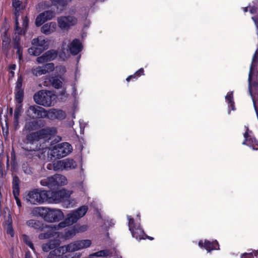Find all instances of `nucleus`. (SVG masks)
<instances>
[{
	"label": "nucleus",
	"mask_w": 258,
	"mask_h": 258,
	"mask_svg": "<svg viewBox=\"0 0 258 258\" xmlns=\"http://www.w3.org/2000/svg\"><path fill=\"white\" fill-rule=\"evenodd\" d=\"M31 214L34 216H40L49 222L58 221L64 217L60 210L45 207H36L33 209Z\"/></svg>",
	"instance_id": "f257e3e1"
},
{
	"label": "nucleus",
	"mask_w": 258,
	"mask_h": 258,
	"mask_svg": "<svg viewBox=\"0 0 258 258\" xmlns=\"http://www.w3.org/2000/svg\"><path fill=\"white\" fill-rule=\"evenodd\" d=\"M87 211L88 207L83 206L77 210L72 211L67 215L64 221L58 224V226L62 228L72 225L76 223L79 219L83 217L86 214Z\"/></svg>",
	"instance_id": "f03ea898"
},
{
	"label": "nucleus",
	"mask_w": 258,
	"mask_h": 258,
	"mask_svg": "<svg viewBox=\"0 0 258 258\" xmlns=\"http://www.w3.org/2000/svg\"><path fill=\"white\" fill-rule=\"evenodd\" d=\"M34 99L39 105L50 106L55 102L56 95L51 91L41 90L34 95Z\"/></svg>",
	"instance_id": "7ed1b4c3"
},
{
	"label": "nucleus",
	"mask_w": 258,
	"mask_h": 258,
	"mask_svg": "<svg viewBox=\"0 0 258 258\" xmlns=\"http://www.w3.org/2000/svg\"><path fill=\"white\" fill-rule=\"evenodd\" d=\"M24 198L28 203L31 204H41L46 202L47 190L36 189L28 192Z\"/></svg>",
	"instance_id": "20e7f679"
},
{
	"label": "nucleus",
	"mask_w": 258,
	"mask_h": 258,
	"mask_svg": "<svg viewBox=\"0 0 258 258\" xmlns=\"http://www.w3.org/2000/svg\"><path fill=\"white\" fill-rule=\"evenodd\" d=\"M32 47L28 49V52L31 55L37 56L48 47L49 42L43 37L39 36L32 40Z\"/></svg>",
	"instance_id": "39448f33"
},
{
	"label": "nucleus",
	"mask_w": 258,
	"mask_h": 258,
	"mask_svg": "<svg viewBox=\"0 0 258 258\" xmlns=\"http://www.w3.org/2000/svg\"><path fill=\"white\" fill-rule=\"evenodd\" d=\"M73 148L68 143H62L53 146L50 151V155L57 158L65 157L72 152Z\"/></svg>",
	"instance_id": "423d86ee"
},
{
	"label": "nucleus",
	"mask_w": 258,
	"mask_h": 258,
	"mask_svg": "<svg viewBox=\"0 0 258 258\" xmlns=\"http://www.w3.org/2000/svg\"><path fill=\"white\" fill-rule=\"evenodd\" d=\"M127 219L128 220L129 229L131 231L133 237L139 240L145 239L146 237L150 240L153 239L152 237H148L145 235L144 231L140 228L139 224H134L133 219L130 216H127Z\"/></svg>",
	"instance_id": "0eeeda50"
},
{
	"label": "nucleus",
	"mask_w": 258,
	"mask_h": 258,
	"mask_svg": "<svg viewBox=\"0 0 258 258\" xmlns=\"http://www.w3.org/2000/svg\"><path fill=\"white\" fill-rule=\"evenodd\" d=\"M68 251L69 249L66 245L60 246L50 251L48 258H80L81 256L79 253L64 255L63 254Z\"/></svg>",
	"instance_id": "6e6552de"
},
{
	"label": "nucleus",
	"mask_w": 258,
	"mask_h": 258,
	"mask_svg": "<svg viewBox=\"0 0 258 258\" xmlns=\"http://www.w3.org/2000/svg\"><path fill=\"white\" fill-rule=\"evenodd\" d=\"M57 22L60 29L67 31L77 23V19L72 16H61L57 18Z\"/></svg>",
	"instance_id": "1a4fd4ad"
},
{
	"label": "nucleus",
	"mask_w": 258,
	"mask_h": 258,
	"mask_svg": "<svg viewBox=\"0 0 258 258\" xmlns=\"http://www.w3.org/2000/svg\"><path fill=\"white\" fill-rule=\"evenodd\" d=\"M92 242L89 239H83L72 242L66 245L69 249V252H74L89 247Z\"/></svg>",
	"instance_id": "9d476101"
},
{
	"label": "nucleus",
	"mask_w": 258,
	"mask_h": 258,
	"mask_svg": "<svg viewBox=\"0 0 258 258\" xmlns=\"http://www.w3.org/2000/svg\"><path fill=\"white\" fill-rule=\"evenodd\" d=\"M27 115L31 118H44L45 117V110L40 106H31L29 107Z\"/></svg>",
	"instance_id": "9b49d317"
},
{
	"label": "nucleus",
	"mask_w": 258,
	"mask_h": 258,
	"mask_svg": "<svg viewBox=\"0 0 258 258\" xmlns=\"http://www.w3.org/2000/svg\"><path fill=\"white\" fill-rule=\"evenodd\" d=\"M40 139V132L34 133L28 135L27 138V144H30L32 145L33 147H30L29 148H27V149L30 151L38 150L39 148L37 147V145L38 144V142L39 140Z\"/></svg>",
	"instance_id": "f8f14e48"
},
{
	"label": "nucleus",
	"mask_w": 258,
	"mask_h": 258,
	"mask_svg": "<svg viewBox=\"0 0 258 258\" xmlns=\"http://www.w3.org/2000/svg\"><path fill=\"white\" fill-rule=\"evenodd\" d=\"M57 56L56 52L54 50H49L42 55L37 58V61L39 63H43L53 60Z\"/></svg>",
	"instance_id": "ddd939ff"
},
{
	"label": "nucleus",
	"mask_w": 258,
	"mask_h": 258,
	"mask_svg": "<svg viewBox=\"0 0 258 258\" xmlns=\"http://www.w3.org/2000/svg\"><path fill=\"white\" fill-rule=\"evenodd\" d=\"M54 16V13L52 11H47L39 14L36 19L35 24L37 26H40L44 22L52 19Z\"/></svg>",
	"instance_id": "4468645a"
},
{
	"label": "nucleus",
	"mask_w": 258,
	"mask_h": 258,
	"mask_svg": "<svg viewBox=\"0 0 258 258\" xmlns=\"http://www.w3.org/2000/svg\"><path fill=\"white\" fill-rule=\"evenodd\" d=\"M45 117H47L50 119H62L65 118L66 114L61 110L51 109L48 111L45 110Z\"/></svg>",
	"instance_id": "2eb2a0df"
},
{
	"label": "nucleus",
	"mask_w": 258,
	"mask_h": 258,
	"mask_svg": "<svg viewBox=\"0 0 258 258\" xmlns=\"http://www.w3.org/2000/svg\"><path fill=\"white\" fill-rule=\"evenodd\" d=\"M60 191H51L47 190L46 202L49 203H61Z\"/></svg>",
	"instance_id": "dca6fc26"
},
{
	"label": "nucleus",
	"mask_w": 258,
	"mask_h": 258,
	"mask_svg": "<svg viewBox=\"0 0 258 258\" xmlns=\"http://www.w3.org/2000/svg\"><path fill=\"white\" fill-rule=\"evenodd\" d=\"M199 245L201 247H204L207 250L210 252L211 250L219 249V245L217 241L210 242L208 240H205L204 242L201 240L199 242Z\"/></svg>",
	"instance_id": "f3484780"
},
{
	"label": "nucleus",
	"mask_w": 258,
	"mask_h": 258,
	"mask_svg": "<svg viewBox=\"0 0 258 258\" xmlns=\"http://www.w3.org/2000/svg\"><path fill=\"white\" fill-rule=\"evenodd\" d=\"M56 28V25L55 22H49L42 26L41 32L46 35H49L54 32Z\"/></svg>",
	"instance_id": "a211bd4d"
},
{
	"label": "nucleus",
	"mask_w": 258,
	"mask_h": 258,
	"mask_svg": "<svg viewBox=\"0 0 258 258\" xmlns=\"http://www.w3.org/2000/svg\"><path fill=\"white\" fill-rule=\"evenodd\" d=\"M82 49V45L80 42L77 40H74L70 44V52L74 55L78 54Z\"/></svg>",
	"instance_id": "6ab92c4d"
},
{
	"label": "nucleus",
	"mask_w": 258,
	"mask_h": 258,
	"mask_svg": "<svg viewBox=\"0 0 258 258\" xmlns=\"http://www.w3.org/2000/svg\"><path fill=\"white\" fill-rule=\"evenodd\" d=\"M54 180V176L53 175L41 179L40 182L41 185L51 188L55 187Z\"/></svg>",
	"instance_id": "aec40b11"
},
{
	"label": "nucleus",
	"mask_w": 258,
	"mask_h": 258,
	"mask_svg": "<svg viewBox=\"0 0 258 258\" xmlns=\"http://www.w3.org/2000/svg\"><path fill=\"white\" fill-rule=\"evenodd\" d=\"M54 186H62L67 183V179L65 176L60 174L54 175Z\"/></svg>",
	"instance_id": "412c9836"
},
{
	"label": "nucleus",
	"mask_w": 258,
	"mask_h": 258,
	"mask_svg": "<svg viewBox=\"0 0 258 258\" xmlns=\"http://www.w3.org/2000/svg\"><path fill=\"white\" fill-rule=\"evenodd\" d=\"M64 170H71L76 168L77 164L73 159L67 158L63 159Z\"/></svg>",
	"instance_id": "4be33fe9"
},
{
	"label": "nucleus",
	"mask_w": 258,
	"mask_h": 258,
	"mask_svg": "<svg viewBox=\"0 0 258 258\" xmlns=\"http://www.w3.org/2000/svg\"><path fill=\"white\" fill-rule=\"evenodd\" d=\"M26 223L29 227L33 228L35 229L40 230L43 228L42 223L36 220L31 219L28 220Z\"/></svg>",
	"instance_id": "5701e85b"
},
{
	"label": "nucleus",
	"mask_w": 258,
	"mask_h": 258,
	"mask_svg": "<svg viewBox=\"0 0 258 258\" xmlns=\"http://www.w3.org/2000/svg\"><path fill=\"white\" fill-rule=\"evenodd\" d=\"M60 198H61V202L64 204V202L67 201L70 197H71V195L73 193L72 190H67L64 189H62L59 190Z\"/></svg>",
	"instance_id": "b1692460"
},
{
	"label": "nucleus",
	"mask_w": 258,
	"mask_h": 258,
	"mask_svg": "<svg viewBox=\"0 0 258 258\" xmlns=\"http://www.w3.org/2000/svg\"><path fill=\"white\" fill-rule=\"evenodd\" d=\"M58 244L59 242L58 240L50 241L49 242L43 245L42 249L44 251L47 252L49 250L55 248V247Z\"/></svg>",
	"instance_id": "393cba45"
},
{
	"label": "nucleus",
	"mask_w": 258,
	"mask_h": 258,
	"mask_svg": "<svg viewBox=\"0 0 258 258\" xmlns=\"http://www.w3.org/2000/svg\"><path fill=\"white\" fill-rule=\"evenodd\" d=\"M88 229L87 225H76L74 228L71 230L70 235H74L76 233L82 232L86 231Z\"/></svg>",
	"instance_id": "a878e982"
},
{
	"label": "nucleus",
	"mask_w": 258,
	"mask_h": 258,
	"mask_svg": "<svg viewBox=\"0 0 258 258\" xmlns=\"http://www.w3.org/2000/svg\"><path fill=\"white\" fill-rule=\"evenodd\" d=\"M31 72L33 75L36 76H39L46 74V72L43 70V66L34 67Z\"/></svg>",
	"instance_id": "bb28decb"
},
{
	"label": "nucleus",
	"mask_w": 258,
	"mask_h": 258,
	"mask_svg": "<svg viewBox=\"0 0 258 258\" xmlns=\"http://www.w3.org/2000/svg\"><path fill=\"white\" fill-rule=\"evenodd\" d=\"M76 203L77 202L75 199L72 198L70 197V198H69L68 199L64 202L63 206L67 208H71L73 207L76 205Z\"/></svg>",
	"instance_id": "cd10ccee"
},
{
	"label": "nucleus",
	"mask_w": 258,
	"mask_h": 258,
	"mask_svg": "<svg viewBox=\"0 0 258 258\" xmlns=\"http://www.w3.org/2000/svg\"><path fill=\"white\" fill-rule=\"evenodd\" d=\"M53 168L54 170H64L63 160L57 161L53 164Z\"/></svg>",
	"instance_id": "c85d7f7f"
},
{
	"label": "nucleus",
	"mask_w": 258,
	"mask_h": 258,
	"mask_svg": "<svg viewBox=\"0 0 258 258\" xmlns=\"http://www.w3.org/2000/svg\"><path fill=\"white\" fill-rule=\"evenodd\" d=\"M110 252L107 250H100L99 251L93 253L89 255V256H91L93 257V256H97V257H100V256H107L109 254Z\"/></svg>",
	"instance_id": "c756f323"
},
{
	"label": "nucleus",
	"mask_w": 258,
	"mask_h": 258,
	"mask_svg": "<svg viewBox=\"0 0 258 258\" xmlns=\"http://www.w3.org/2000/svg\"><path fill=\"white\" fill-rule=\"evenodd\" d=\"M72 0H51L52 3L56 6H65L67 5Z\"/></svg>",
	"instance_id": "7c9ffc66"
},
{
	"label": "nucleus",
	"mask_w": 258,
	"mask_h": 258,
	"mask_svg": "<svg viewBox=\"0 0 258 258\" xmlns=\"http://www.w3.org/2000/svg\"><path fill=\"white\" fill-rule=\"evenodd\" d=\"M16 100L18 103L20 104L23 100V91L22 89L16 90Z\"/></svg>",
	"instance_id": "2f4dec72"
},
{
	"label": "nucleus",
	"mask_w": 258,
	"mask_h": 258,
	"mask_svg": "<svg viewBox=\"0 0 258 258\" xmlns=\"http://www.w3.org/2000/svg\"><path fill=\"white\" fill-rule=\"evenodd\" d=\"M226 100L228 102L229 106L232 108V110H234V102L233 101V92H230L227 94L225 97Z\"/></svg>",
	"instance_id": "473e14b6"
},
{
	"label": "nucleus",
	"mask_w": 258,
	"mask_h": 258,
	"mask_svg": "<svg viewBox=\"0 0 258 258\" xmlns=\"http://www.w3.org/2000/svg\"><path fill=\"white\" fill-rule=\"evenodd\" d=\"M22 111V106L21 105H19L17 108H16L14 112V117L15 119V122L16 124L18 123V120L19 119V117L20 115L21 112Z\"/></svg>",
	"instance_id": "72a5a7b5"
},
{
	"label": "nucleus",
	"mask_w": 258,
	"mask_h": 258,
	"mask_svg": "<svg viewBox=\"0 0 258 258\" xmlns=\"http://www.w3.org/2000/svg\"><path fill=\"white\" fill-rule=\"evenodd\" d=\"M43 70L46 72V74L51 72L54 70V66L53 63H48L43 66Z\"/></svg>",
	"instance_id": "f704fd0d"
},
{
	"label": "nucleus",
	"mask_w": 258,
	"mask_h": 258,
	"mask_svg": "<svg viewBox=\"0 0 258 258\" xmlns=\"http://www.w3.org/2000/svg\"><path fill=\"white\" fill-rule=\"evenodd\" d=\"M57 235L56 233L47 232L45 233H41L39 234L38 237L40 239H44L46 238H50L51 236H54Z\"/></svg>",
	"instance_id": "c9c22d12"
},
{
	"label": "nucleus",
	"mask_w": 258,
	"mask_h": 258,
	"mask_svg": "<svg viewBox=\"0 0 258 258\" xmlns=\"http://www.w3.org/2000/svg\"><path fill=\"white\" fill-rule=\"evenodd\" d=\"M141 75H144V70L143 69H139L138 71H137L135 73L134 75L128 76L126 78V81L128 82L132 78H135L136 76L139 77Z\"/></svg>",
	"instance_id": "e433bc0d"
},
{
	"label": "nucleus",
	"mask_w": 258,
	"mask_h": 258,
	"mask_svg": "<svg viewBox=\"0 0 258 258\" xmlns=\"http://www.w3.org/2000/svg\"><path fill=\"white\" fill-rule=\"evenodd\" d=\"M16 66L15 64H11L9 67V72L10 77H13L15 75L14 71L15 70Z\"/></svg>",
	"instance_id": "4c0bfd02"
},
{
	"label": "nucleus",
	"mask_w": 258,
	"mask_h": 258,
	"mask_svg": "<svg viewBox=\"0 0 258 258\" xmlns=\"http://www.w3.org/2000/svg\"><path fill=\"white\" fill-rule=\"evenodd\" d=\"M52 85L55 88H59L62 85V82L58 79H54L52 82Z\"/></svg>",
	"instance_id": "58836bf2"
},
{
	"label": "nucleus",
	"mask_w": 258,
	"mask_h": 258,
	"mask_svg": "<svg viewBox=\"0 0 258 258\" xmlns=\"http://www.w3.org/2000/svg\"><path fill=\"white\" fill-rule=\"evenodd\" d=\"M55 71L56 73L59 75L64 74L66 71L65 67L63 66L56 67L55 68Z\"/></svg>",
	"instance_id": "ea45409f"
},
{
	"label": "nucleus",
	"mask_w": 258,
	"mask_h": 258,
	"mask_svg": "<svg viewBox=\"0 0 258 258\" xmlns=\"http://www.w3.org/2000/svg\"><path fill=\"white\" fill-rule=\"evenodd\" d=\"M59 57L62 59L65 60L69 56V53L68 52V50H66L65 51L64 50H63L61 52L59 53Z\"/></svg>",
	"instance_id": "a19ab883"
},
{
	"label": "nucleus",
	"mask_w": 258,
	"mask_h": 258,
	"mask_svg": "<svg viewBox=\"0 0 258 258\" xmlns=\"http://www.w3.org/2000/svg\"><path fill=\"white\" fill-rule=\"evenodd\" d=\"M22 81L23 79L21 76H20L17 81L16 86V90L22 89L21 87L22 86Z\"/></svg>",
	"instance_id": "79ce46f5"
},
{
	"label": "nucleus",
	"mask_w": 258,
	"mask_h": 258,
	"mask_svg": "<svg viewBox=\"0 0 258 258\" xmlns=\"http://www.w3.org/2000/svg\"><path fill=\"white\" fill-rule=\"evenodd\" d=\"M7 232L8 234L11 235L12 237L14 236V231L11 224H9L7 228Z\"/></svg>",
	"instance_id": "37998d69"
},
{
	"label": "nucleus",
	"mask_w": 258,
	"mask_h": 258,
	"mask_svg": "<svg viewBox=\"0 0 258 258\" xmlns=\"http://www.w3.org/2000/svg\"><path fill=\"white\" fill-rule=\"evenodd\" d=\"M10 42V40L9 38H8L7 36L4 35L3 39V46L6 48L8 45H9Z\"/></svg>",
	"instance_id": "c03bdc74"
},
{
	"label": "nucleus",
	"mask_w": 258,
	"mask_h": 258,
	"mask_svg": "<svg viewBox=\"0 0 258 258\" xmlns=\"http://www.w3.org/2000/svg\"><path fill=\"white\" fill-rule=\"evenodd\" d=\"M24 240L26 242V243L32 249L34 250V246L32 243L29 240L27 239V237L26 236H24Z\"/></svg>",
	"instance_id": "a18cd8bd"
},
{
	"label": "nucleus",
	"mask_w": 258,
	"mask_h": 258,
	"mask_svg": "<svg viewBox=\"0 0 258 258\" xmlns=\"http://www.w3.org/2000/svg\"><path fill=\"white\" fill-rule=\"evenodd\" d=\"M257 254L254 253V255L253 256V254L251 253H244L241 255V258H256L254 257H256Z\"/></svg>",
	"instance_id": "49530a36"
},
{
	"label": "nucleus",
	"mask_w": 258,
	"mask_h": 258,
	"mask_svg": "<svg viewBox=\"0 0 258 258\" xmlns=\"http://www.w3.org/2000/svg\"><path fill=\"white\" fill-rule=\"evenodd\" d=\"M18 16H16V29H15V33H18L19 34H22V32L21 30H20L19 29H18Z\"/></svg>",
	"instance_id": "de8ad7c7"
},
{
	"label": "nucleus",
	"mask_w": 258,
	"mask_h": 258,
	"mask_svg": "<svg viewBox=\"0 0 258 258\" xmlns=\"http://www.w3.org/2000/svg\"><path fill=\"white\" fill-rule=\"evenodd\" d=\"M13 194L15 198L18 197L19 194V188L17 185H15L13 188Z\"/></svg>",
	"instance_id": "09e8293b"
},
{
	"label": "nucleus",
	"mask_w": 258,
	"mask_h": 258,
	"mask_svg": "<svg viewBox=\"0 0 258 258\" xmlns=\"http://www.w3.org/2000/svg\"><path fill=\"white\" fill-rule=\"evenodd\" d=\"M13 5L16 9H17L20 6V2L19 0H13Z\"/></svg>",
	"instance_id": "8fccbe9b"
},
{
	"label": "nucleus",
	"mask_w": 258,
	"mask_h": 258,
	"mask_svg": "<svg viewBox=\"0 0 258 258\" xmlns=\"http://www.w3.org/2000/svg\"><path fill=\"white\" fill-rule=\"evenodd\" d=\"M28 22V20L27 18H25L23 20V29H26V27L27 26Z\"/></svg>",
	"instance_id": "3c124183"
},
{
	"label": "nucleus",
	"mask_w": 258,
	"mask_h": 258,
	"mask_svg": "<svg viewBox=\"0 0 258 258\" xmlns=\"http://www.w3.org/2000/svg\"><path fill=\"white\" fill-rule=\"evenodd\" d=\"M17 53L19 59H21L22 57V51L20 47H18Z\"/></svg>",
	"instance_id": "603ef678"
},
{
	"label": "nucleus",
	"mask_w": 258,
	"mask_h": 258,
	"mask_svg": "<svg viewBox=\"0 0 258 258\" xmlns=\"http://www.w3.org/2000/svg\"><path fill=\"white\" fill-rule=\"evenodd\" d=\"M17 205L19 207H20L21 206V201L20 199L18 198V197L15 198Z\"/></svg>",
	"instance_id": "864d4df0"
},
{
	"label": "nucleus",
	"mask_w": 258,
	"mask_h": 258,
	"mask_svg": "<svg viewBox=\"0 0 258 258\" xmlns=\"http://www.w3.org/2000/svg\"><path fill=\"white\" fill-rule=\"evenodd\" d=\"M251 75H252V69L251 68H250L249 73V76H248V82L249 83H250L251 79Z\"/></svg>",
	"instance_id": "5fc2aeb1"
},
{
	"label": "nucleus",
	"mask_w": 258,
	"mask_h": 258,
	"mask_svg": "<svg viewBox=\"0 0 258 258\" xmlns=\"http://www.w3.org/2000/svg\"><path fill=\"white\" fill-rule=\"evenodd\" d=\"M244 138L245 139V141H247L248 140V138L249 137V136L248 135V130H247V132L244 134Z\"/></svg>",
	"instance_id": "6e6d98bb"
},
{
	"label": "nucleus",
	"mask_w": 258,
	"mask_h": 258,
	"mask_svg": "<svg viewBox=\"0 0 258 258\" xmlns=\"http://www.w3.org/2000/svg\"><path fill=\"white\" fill-rule=\"evenodd\" d=\"M26 258H32L31 254L29 252H27L25 255Z\"/></svg>",
	"instance_id": "4d7b16f0"
},
{
	"label": "nucleus",
	"mask_w": 258,
	"mask_h": 258,
	"mask_svg": "<svg viewBox=\"0 0 258 258\" xmlns=\"http://www.w3.org/2000/svg\"><path fill=\"white\" fill-rule=\"evenodd\" d=\"M250 13H251V14H253V13H255V12H256V10H255V8H250Z\"/></svg>",
	"instance_id": "13d9d810"
},
{
	"label": "nucleus",
	"mask_w": 258,
	"mask_h": 258,
	"mask_svg": "<svg viewBox=\"0 0 258 258\" xmlns=\"http://www.w3.org/2000/svg\"><path fill=\"white\" fill-rule=\"evenodd\" d=\"M41 5H44V7H43V8H45L48 7V5H46V3H42Z\"/></svg>",
	"instance_id": "bf43d9fd"
},
{
	"label": "nucleus",
	"mask_w": 258,
	"mask_h": 258,
	"mask_svg": "<svg viewBox=\"0 0 258 258\" xmlns=\"http://www.w3.org/2000/svg\"><path fill=\"white\" fill-rule=\"evenodd\" d=\"M244 11L245 12L247 11V7H245V8H244Z\"/></svg>",
	"instance_id": "052dcab7"
},
{
	"label": "nucleus",
	"mask_w": 258,
	"mask_h": 258,
	"mask_svg": "<svg viewBox=\"0 0 258 258\" xmlns=\"http://www.w3.org/2000/svg\"><path fill=\"white\" fill-rule=\"evenodd\" d=\"M4 29V31H5L4 33H6V28H5Z\"/></svg>",
	"instance_id": "680f3d73"
},
{
	"label": "nucleus",
	"mask_w": 258,
	"mask_h": 258,
	"mask_svg": "<svg viewBox=\"0 0 258 258\" xmlns=\"http://www.w3.org/2000/svg\"><path fill=\"white\" fill-rule=\"evenodd\" d=\"M242 144H244V145L246 144L245 141L243 142Z\"/></svg>",
	"instance_id": "e2e57ef3"
},
{
	"label": "nucleus",
	"mask_w": 258,
	"mask_h": 258,
	"mask_svg": "<svg viewBox=\"0 0 258 258\" xmlns=\"http://www.w3.org/2000/svg\"><path fill=\"white\" fill-rule=\"evenodd\" d=\"M252 19L255 22V20L254 19V18H252ZM256 23V22H255Z\"/></svg>",
	"instance_id": "0e129e2a"
}]
</instances>
